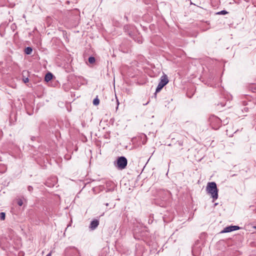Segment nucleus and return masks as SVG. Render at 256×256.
I'll return each mask as SVG.
<instances>
[{
	"instance_id": "23",
	"label": "nucleus",
	"mask_w": 256,
	"mask_h": 256,
	"mask_svg": "<svg viewBox=\"0 0 256 256\" xmlns=\"http://www.w3.org/2000/svg\"><path fill=\"white\" fill-rule=\"evenodd\" d=\"M194 254V256H196V254Z\"/></svg>"
},
{
	"instance_id": "11",
	"label": "nucleus",
	"mask_w": 256,
	"mask_h": 256,
	"mask_svg": "<svg viewBox=\"0 0 256 256\" xmlns=\"http://www.w3.org/2000/svg\"><path fill=\"white\" fill-rule=\"evenodd\" d=\"M96 61V59L93 56H90L89 58H88V62L90 63V64H94Z\"/></svg>"
},
{
	"instance_id": "6",
	"label": "nucleus",
	"mask_w": 256,
	"mask_h": 256,
	"mask_svg": "<svg viewBox=\"0 0 256 256\" xmlns=\"http://www.w3.org/2000/svg\"><path fill=\"white\" fill-rule=\"evenodd\" d=\"M28 72L27 71H23L22 72V81L24 83H27L29 81V79L28 77L26 76V75L27 74Z\"/></svg>"
},
{
	"instance_id": "5",
	"label": "nucleus",
	"mask_w": 256,
	"mask_h": 256,
	"mask_svg": "<svg viewBox=\"0 0 256 256\" xmlns=\"http://www.w3.org/2000/svg\"><path fill=\"white\" fill-rule=\"evenodd\" d=\"M99 224V221L97 220H94L91 222L90 228L92 230H95Z\"/></svg>"
},
{
	"instance_id": "12",
	"label": "nucleus",
	"mask_w": 256,
	"mask_h": 256,
	"mask_svg": "<svg viewBox=\"0 0 256 256\" xmlns=\"http://www.w3.org/2000/svg\"><path fill=\"white\" fill-rule=\"evenodd\" d=\"M183 146V142L181 140H178L176 144V146L181 148Z\"/></svg>"
},
{
	"instance_id": "18",
	"label": "nucleus",
	"mask_w": 256,
	"mask_h": 256,
	"mask_svg": "<svg viewBox=\"0 0 256 256\" xmlns=\"http://www.w3.org/2000/svg\"><path fill=\"white\" fill-rule=\"evenodd\" d=\"M224 124H226L228 123V122L226 120V121L224 120Z\"/></svg>"
},
{
	"instance_id": "3",
	"label": "nucleus",
	"mask_w": 256,
	"mask_h": 256,
	"mask_svg": "<svg viewBox=\"0 0 256 256\" xmlns=\"http://www.w3.org/2000/svg\"><path fill=\"white\" fill-rule=\"evenodd\" d=\"M168 82V80L167 76L166 74L162 76L160 78V80L156 88L155 94L156 95L157 92H160V90L163 88V87L165 86Z\"/></svg>"
},
{
	"instance_id": "7",
	"label": "nucleus",
	"mask_w": 256,
	"mask_h": 256,
	"mask_svg": "<svg viewBox=\"0 0 256 256\" xmlns=\"http://www.w3.org/2000/svg\"><path fill=\"white\" fill-rule=\"evenodd\" d=\"M52 74L48 72L46 74L44 80L46 82H49L52 79Z\"/></svg>"
},
{
	"instance_id": "1",
	"label": "nucleus",
	"mask_w": 256,
	"mask_h": 256,
	"mask_svg": "<svg viewBox=\"0 0 256 256\" xmlns=\"http://www.w3.org/2000/svg\"><path fill=\"white\" fill-rule=\"evenodd\" d=\"M208 194L211 195L213 198V202L218 198V189L215 182H210L208 184L206 188Z\"/></svg>"
},
{
	"instance_id": "20",
	"label": "nucleus",
	"mask_w": 256,
	"mask_h": 256,
	"mask_svg": "<svg viewBox=\"0 0 256 256\" xmlns=\"http://www.w3.org/2000/svg\"><path fill=\"white\" fill-rule=\"evenodd\" d=\"M35 139V137L33 136L32 138V140H34Z\"/></svg>"
},
{
	"instance_id": "9",
	"label": "nucleus",
	"mask_w": 256,
	"mask_h": 256,
	"mask_svg": "<svg viewBox=\"0 0 256 256\" xmlns=\"http://www.w3.org/2000/svg\"><path fill=\"white\" fill-rule=\"evenodd\" d=\"M100 104V100L98 98V96L95 98L93 100V104L95 106H97Z\"/></svg>"
},
{
	"instance_id": "14",
	"label": "nucleus",
	"mask_w": 256,
	"mask_h": 256,
	"mask_svg": "<svg viewBox=\"0 0 256 256\" xmlns=\"http://www.w3.org/2000/svg\"><path fill=\"white\" fill-rule=\"evenodd\" d=\"M211 118H212V120H214L217 122H220V120L218 117L213 116Z\"/></svg>"
},
{
	"instance_id": "4",
	"label": "nucleus",
	"mask_w": 256,
	"mask_h": 256,
	"mask_svg": "<svg viewBox=\"0 0 256 256\" xmlns=\"http://www.w3.org/2000/svg\"><path fill=\"white\" fill-rule=\"evenodd\" d=\"M240 228L238 226H230L225 228L222 231V233L230 232L234 230H238Z\"/></svg>"
},
{
	"instance_id": "8",
	"label": "nucleus",
	"mask_w": 256,
	"mask_h": 256,
	"mask_svg": "<svg viewBox=\"0 0 256 256\" xmlns=\"http://www.w3.org/2000/svg\"><path fill=\"white\" fill-rule=\"evenodd\" d=\"M32 51V49L30 47H27L24 50V52L27 54H30Z\"/></svg>"
},
{
	"instance_id": "16",
	"label": "nucleus",
	"mask_w": 256,
	"mask_h": 256,
	"mask_svg": "<svg viewBox=\"0 0 256 256\" xmlns=\"http://www.w3.org/2000/svg\"><path fill=\"white\" fill-rule=\"evenodd\" d=\"M28 190L29 192H32L33 190V188L32 186H28Z\"/></svg>"
},
{
	"instance_id": "21",
	"label": "nucleus",
	"mask_w": 256,
	"mask_h": 256,
	"mask_svg": "<svg viewBox=\"0 0 256 256\" xmlns=\"http://www.w3.org/2000/svg\"><path fill=\"white\" fill-rule=\"evenodd\" d=\"M142 42V40H138V42H140H140Z\"/></svg>"
},
{
	"instance_id": "10",
	"label": "nucleus",
	"mask_w": 256,
	"mask_h": 256,
	"mask_svg": "<svg viewBox=\"0 0 256 256\" xmlns=\"http://www.w3.org/2000/svg\"><path fill=\"white\" fill-rule=\"evenodd\" d=\"M6 218V214L4 212H0V220H4Z\"/></svg>"
},
{
	"instance_id": "22",
	"label": "nucleus",
	"mask_w": 256,
	"mask_h": 256,
	"mask_svg": "<svg viewBox=\"0 0 256 256\" xmlns=\"http://www.w3.org/2000/svg\"><path fill=\"white\" fill-rule=\"evenodd\" d=\"M254 229H256V226H254Z\"/></svg>"
},
{
	"instance_id": "19",
	"label": "nucleus",
	"mask_w": 256,
	"mask_h": 256,
	"mask_svg": "<svg viewBox=\"0 0 256 256\" xmlns=\"http://www.w3.org/2000/svg\"><path fill=\"white\" fill-rule=\"evenodd\" d=\"M51 254H52V252H50V253H48L46 256H51Z\"/></svg>"
},
{
	"instance_id": "24",
	"label": "nucleus",
	"mask_w": 256,
	"mask_h": 256,
	"mask_svg": "<svg viewBox=\"0 0 256 256\" xmlns=\"http://www.w3.org/2000/svg\"><path fill=\"white\" fill-rule=\"evenodd\" d=\"M194 254V256H196V254Z\"/></svg>"
},
{
	"instance_id": "2",
	"label": "nucleus",
	"mask_w": 256,
	"mask_h": 256,
	"mask_svg": "<svg viewBox=\"0 0 256 256\" xmlns=\"http://www.w3.org/2000/svg\"><path fill=\"white\" fill-rule=\"evenodd\" d=\"M128 164L126 158L124 156L118 157L116 160L114 162L115 166L118 170H124L126 168Z\"/></svg>"
},
{
	"instance_id": "13",
	"label": "nucleus",
	"mask_w": 256,
	"mask_h": 256,
	"mask_svg": "<svg viewBox=\"0 0 256 256\" xmlns=\"http://www.w3.org/2000/svg\"><path fill=\"white\" fill-rule=\"evenodd\" d=\"M228 14V12L227 11L225 10H223L220 11V12H218L216 13L217 14H219V15H220V14Z\"/></svg>"
},
{
	"instance_id": "15",
	"label": "nucleus",
	"mask_w": 256,
	"mask_h": 256,
	"mask_svg": "<svg viewBox=\"0 0 256 256\" xmlns=\"http://www.w3.org/2000/svg\"><path fill=\"white\" fill-rule=\"evenodd\" d=\"M18 204L20 206H22L23 204V202L22 200H18Z\"/></svg>"
},
{
	"instance_id": "17",
	"label": "nucleus",
	"mask_w": 256,
	"mask_h": 256,
	"mask_svg": "<svg viewBox=\"0 0 256 256\" xmlns=\"http://www.w3.org/2000/svg\"><path fill=\"white\" fill-rule=\"evenodd\" d=\"M196 250V248H194L192 250V252H193V254H194L195 253Z\"/></svg>"
}]
</instances>
